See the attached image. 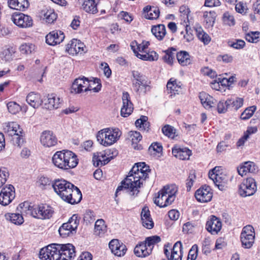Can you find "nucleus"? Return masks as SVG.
<instances>
[{
    "label": "nucleus",
    "mask_w": 260,
    "mask_h": 260,
    "mask_svg": "<svg viewBox=\"0 0 260 260\" xmlns=\"http://www.w3.org/2000/svg\"><path fill=\"white\" fill-rule=\"evenodd\" d=\"M150 172L149 167L144 162L136 163L130 171L128 175L121 182L118 186L116 194L123 189L132 193V195L137 194L139 192L138 189L145 179L148 177Z\"/></svg>",
    "instance_id": "f257e3e1"
},
{
    "label": "nucleus",
    "mask_w": 260,
    "mask_h": 260,
    "mask_svg": "<svg viewBox=\"0 0 260 260\" xmlns=\"http://www.w3.org/2000/svg\"><path fill=\"white\" fill-rule=\"evenodd\" d=\"M150 172L149 167L144 162L136 163L130 171L128 175L121 182L118 186L116 194L123 189L132 193V195L137 194L139 192L138 189L145 179L148 177Z\"/></svg>",
    "instance_id": "f03ea898"
},
{
    "label": "nucleus",
    "mask_w": 260,
    "mask_h": 260,
    "mask_svg": "<svg viewBox=\"0 0 260 260\" xmlns=\"http://www.w3.org/2000/svg\"><path fill=\"white\" fill-rule=\"evenodd\" d=\"M52 186L60 198L68 203L77 204L82 199V193L80 189L64 179L55 180Z\"/></svg>",
    "instance_id": "7ed1b4c3"
},
{
    "label": "nucleus",
    "mask_w": 260,
    "mask_h": 260,
    "mask_svg": "<svg viewBox=\"0 0 260 260\" xmlns=\"http://www.w3.org/2000/svg\"><path fill=\"white\" fill-rule=\"evenodd\" d=\"M52 161L56 167L67 170L75 168L78 164V159L72 151L63 150L57 151L54 154Z\"/></svg>",
    "instance_id": "20e7f679"
},
{
    "label": "nucleus",
    "mask_w": 260,
    "mask_h": 260,
    "mask_svg": "<svg viewBox=\"0 0 260 260\" xmlns=\"http://www.w3.org/2000/svg\"><path fill=\"white\" fill-rule=\"evenodd\" d=\"M19 207L21 209V212L37 218L49 219L54 213L53 208L47 204L31 206L29 203L25 202L20 204Z\"/></svg>",
    "instance_id": "39448f33"
},
{
    "label": "nucleus",
    "mask_w": 260,
    "mask_h": 260,
    "mask_svg": "<svg viewBox=\"0 0 260 260\" xmlns=\"http://www.w3.org/2000/svg\"><path fill=\"white\" fill-rule=\"evenodd\" d=\"M102 87L101 80L94 78L93 81H89L84 77L76 79L72 86L71 92L76 93H81L83 91L92 90L95 92H99Z\"/></svg>",
    "instance_id": "423d86ee"
},
{
    "label": "nucleus",
    "mask_w": 260,
    "mask_h": 260,
    "mask_svg": "<svg viewBox=\"0 0 260 260\" xmlns=\"http://www.w3.org/2000/svg\"><path fill=\"white\" fill-rule=\"evenodd\" d=\"M121 134V132L118 128L109 127L99 131L96 137L101 145L108 147L117 142Z\"/></svg>",
    "instance_id": "0eeeda50"
},
{
    "label": "nucleus",
    "mask_w": 260,
    "mask_h": 260,
    "mask_svg": "<svg viewBox=\"0 0 260 260\" xmlns=\"http://www.w3.org/2000/svg\"><path fill=\"white\" fill-rule=\"evenodd\" d=\"M177 189L175 185H167L158 192L154 199V203L160 208L170 205L175 200Z\"/></svg>",
    "instance_id": "6e6552de"
},
{
    "label": "nucleus",
    "mask_w": 260,
    "mask_h": 260,
    "mask_svg": "<svg viewBox=\"0 0 260 260\" xmlns=\"http://www.w3.org/2000/svg\"><path fill=\"white\" fill-rule=\"evenodd\" d=\"M131 47L136 56L143 60L154 61L158 59V54L153 51H148V49L142 43L137 44L136 41L133 42Z\"/></svg>",
    "instance_id": "1a4fd4ad"
},
{
    "label": "nucleus",
    "mask_w": 260,
    "mask_h": 260,
    "mask_svg": "<svg viewBox=\"0 0 260 260\" xmlns=\"http://www.w3.org/2000/svg\"><path fill=\"white\" fill-rule=\"evenodd\" d=\"M5 133L13 137L14 143L20 146L23 142L22 130L19 125L15 122H9L6 123L4 128Z\"/></svg>",
    "instance_id": "9d476101"
},
{
    "label": "nucleus",
    "mask_w": 260,
    "mask_h": 260,
    "mask_svg": "<svg viewBox=\"0 0 260 260\" xmlns=\"http://www.w3.org/2000/svg\"><path fill=\"white\" fill-rule=\"evenodd\" d=\"M79 223V219L76 214H74L66 223H64L59 228L58 232L60 236L65 238L76 233V230Z\"/></svg>",
    "instance_id": "9b49d317"
},
{
    "label": "nucleus",
    "mask_w": 260,
    "mask_h": 260,
    "mask_svg": "<svg viewBox=\"0 0 260 260\" xmlns=\"http://www.w3.org/2000/svg\"><path fill=\"white\" fill-rule=\"evenodd\" d=\"M169 243L166 244L164 247V253L168 260H182V245L180 241L175 243L172 249Z\"/></svg>",
    "instance_id": "f8f14e48"
},
{
    "label": "nucleus",
    "mask_w": 260,
    "mask_h": 260,
    "mask_svg": "<svg viewBox=\"0 0 260 260\" xmlns=\"http://www.w3.org/2000/svg\"><path fill=\"white\" fill-rule=\"evenodd\" d=\"M57 244H52L42 248L39 253L41 260H59L58 248Z\"/></svg>",
    "instance_id": "ddd939ff"
},
{
    "label": "nucleus",
    "mask_w": 260,
    "mask_h": 260,
    "mask_svg": "<svg viewBox=\"0 0 260 260\" xmlns=\"http://www.w3.org/2000/svg\"><path fill=\"white\" fill-rule=\"evenodd\" d=\"M15 197L14 187L9 184L3 187L0 193V204L3 206L9 205Z\"/></svg>",
    "instance_id": "4468645a"
},
{
    "label": "nucleus",
    "mask_w": 260,
    "mask_h": 260,
    "mask_svg": "<svg viewBox=\"0 0 260 260\" xmlns=\"http://www.w3.org/2000/svg\"><path fill=\"white\" fill-rule=\"evenodd\" d=\"M59 260H72L75 256V247L71 244H57Z\"/></svg>",
    "instance_id": "2eb2a0df"
},
{
    "label": "nucleus",
    "mask_w": 260,
    "mask_h": 260,
    "mask_svg": "<svg viewBox=\"0 0 260 260\" xmlns=\"http://www.w3.org/2000/svg\"><path fill=\"white\" fill-rule=\"evenodd\" d=\"M11 20L16 25L20 27H28L32 25V19L27 15L22 13H14L11 17Z\"/></svg>",
    "instance_id": "dca6fc26"
},
{
    "label": "nucleus",
    "mask_w": 260,
    "mask_h": 260,
    "mask_svg": "<svg viewBox=\"0 0 260 260\" xmlns=\"http://www.w3.org/2000/svg\"><path fill=\"white\" fill-rule=\"evenodd\" d=\"M122 106L121 108V115L124 117H127L130 115L133 111L134 106L131 101L129 94L125 91L123 92L122 96Z\"/></svg>",
    "instance_id": "f3484780"
},
{
    "label": "nucleus",
    "mask_w": 260,
    "mask_h": 260,
    "mask_svg": "<svg viewBox=\"0 0 260 260\" xmlns=\"http://www.w3.org/2000/svg\"><path fill=\"white\" fill-rule=\"evenodd\" d=\"M85 45L77 39H73L66 45V50L70 54L76 55L84 53Z\"/></svg>",
    "instance_id": "a211bd4d"
},
{
    "label": "nucleus",
    "mask_w": 260,
    "mask_h": 260,
    "mask_svg": "<svg viewBox=\"0 0 260 260\" xmlns=\"http://www.w3.org/2000/svg\"><path fill=\"white\" fill-rule=\"evenodd\" d=\"M221 227L222 223L219 218L214 215L209 216L206 224V229L208 232L212 235L217 234Z\"/></svg>",
    "instance_id": "6ab92c4d"
},
{
    "label": "nucleus",
    "mask_w": 260,
    "mask_h": 260,
    "mask_svg": "<svg viewBox=\"0 0 260 260\" xmlns=\"http://www.w3.org/2000/svg\"><path fill=\"white\" fill-rule=\"evenodd\" d=\"M41 143L46 147H51L57 144V139L52 131H43L40 136Z\"/></svg>",
    "instance_id": "aec40b11"
},
{
    "label": "nucleus",
    "mask_w": 260,
    "mask_h": 260,
    "mask_svg": "<svg viewBox=\"0 0 260 260\" xmlns=\"http://www.w3.org/2000/svg\"><path fill=\"white\" fill-rule=\"evenodd\" d=\"M63 32L60 30H53L46 36V42L49 45L55 46L61 43L64 39Z\"/></svg>",
    "instance_id": "412c9836"
},
{
    "label": "nucleus",
    "mask_w": 260,
    "mask_h": 260,
    "mask_svg": "<svg viewBox=\"0 0 260 260\" xmlns=\"http://www.w3.org/2000/svg\"><path fill=\"white\" fill-rule=\"evenodd\" d=\"M109 246L111 252L118 256H123L127 250L126 246L120 242L118 239L112 240L109 244Z\"/></svg>",
    "instance_id": "4be33fe9"
},
{
    "label": "nucleus",
    "mask_w": 260,
    "mask_h": 260,
    "mask_svg": "<svg viewBox=\"0 0 260 260\" xmlns=\"http://www.w3.org/2000/svg\"><path fill=\"white\" fill-rule=\"evenodd\" d=\"M212 192L209 186H204L198 189L195 193V197L198 201L202 203L208 202L212 198Z\"/></svg>",
    "instance_id": "5701e85b"
},
{
    "label": "nucleus",
    "mask_w": 260,
    "mask_h": 260,
    "mask_svg": "<svg viewBox=\"0 0 260 260\" xmlns=\"http://www.w3.org/2000/svg\"><path fill=\"white\" fill-rule=\"evenodd\" d=\"M61 105L60 99L55 94H48L44 100V108L48 110L58 108Z\"/></svg>",
    "instance_id": "b1692460"
},
{
    "label": "nucleus",
    "mask_w": 260,
    "mask_h": 260,
    "mask_svg": "<svg viewBox=\"0 0 260 260\" xmlns=\"http://www.w3.org/2000/svg\"><path fill=\"white\" fill-rule=\"evenodd\" d=\"M141 219L143 226L148 229H151L153 228L154 222L147 207L143 208L141 213Z\"/></svg>",
    "instance_id": "393cba45"
},
{
    "label": "nucleus",
    "mask_w": 260,
    "mask_h": 260,
    "mask_svg": "<svg viewBox=\"0 0 260 260\" xmlns=\"http://www.w3.org/2000/svg\"><path fill=\"white\" fill-rule=\"evenodd\" d=\"M255 239L254 228L251 225L245 226V248H250L253 245Z\"/></svg>",
    "instance_id": "a878e982"
},
{
    "label": "nucleus",
    "mask_w": 260,
    "mask_h": 260,
    "mask_svg": "<svg viewBox=\"0 0 260 260\" xmlns=\"http://www.w3.org/2000/svg\"><path fill=\"white\" fill-rule=\"evenodd\" d=\"M199 98L203 106L207 109L215 108L217 104V101L205 92L200 93Z\"/></svg>",
    "instance_id": "bb28decb"
},
{
    "label": "nucleus",
    "mask_w": 260,
    "mask_h": 260,
    "mask_svg": "<svg viewBox=\"0 0 260 260\" xmlns=\"http://www.w3.org/2000/svg\"><path fill=\"white\" fill-rule=\"evenodd\" d=\"M78 3L81 9L88 13L94 14L98 11L95 0H78Z\"/></svg>",
    "instance_id": "cd10ccee"
},
{
    "label": "nucleus",
    "mask_w": 260,
    "mask_h": 260,
    "mask_svg": "<svg viewBox=\"0 0 260 260\" xmlns=\"http://www.w3.org/2000/svg\"><path fill=\"white\" fill-rule=\"evenodd\" d=\"M150 82L147 80L141 83H133L132 86L135 92L139 95H144L147 92L149 91L151 87Z\"/></svg>",
    "instance_id": "c85d7f7f"
},
{
    "label": "nucleus",
    "mask_w": 260,
    "mask_h": 260,
    "mask_svg": "<svg viewBox=\"0 0 260 260\" xmlns=\"http://www.w3.org/2000/svg\"><path fill=\"white\" fill-rule=\"evenodd\" d=\"M10 8L19 11H24L28 8L29 4L27 0H8Z\"/></svg>",
    "instance_id": "c756f323"
},
{
    "label": "nucleus",
    "mask_w": 260,
    "mask_h": 260,
    "mask_svg": "<svg viewBox=\"0 0 260 260\" xmlns=\"http://www.w3.org/2000/svg\"><path fill=\"white\" fill-rule=\"evenodd\" d=\"M159 13L158 8L156 7L147 6L143 9L144 16L147 19H156L158 18Z\"/></svg>",
    "instance_id": "7c9ffc66"
},
{
    "label": "nucleus",
    "mask_w": 260,
    "mask_h": 260,
    "mask_svg": "<svg viewBox=\"0 0 260 260\" xmlns=\"http://www.w3.org/2000/svg\"><path fill=\"white\" fill-rule=\"evenodd\" d=\"M26 101L30 106L34 108H38L43 103L41 95L33 92H30L27 95Z\"/></svg>",
    "instance_id": "2f4dec72"
},
{
    "label": "nucleus",
    "mask_w": 260,
    "mask_h": 260,
    "mask_svg": "<svg viewBox=\"0 0 260 260\" xmlns=\"http://www.w3.org/2000/svg\"><path fill=\"white\" fill-rule=\"evenodd\" d=\"M173 155L181 160L188 159L191 154V151L187 148L174 147L172 149Z\"/></svg>",
    "instance_id": "473e14b6"
},
{
    "label": "nucleus",
    "mask_w": 260,
    "mask_h": 260,
    "mask_svg": "<svg viewBox=\"0 0 260 260\" xmlns=\"http://www.w3.org/2000/svg\"><path fill=\"white\" fill-rule=\"evenodd\" d=\"M135 254L138 257H144L149 255L151 253L150 249H148L146 244L141 242L135 247Z\"/></svg>",
    "instance_id": "72a5a7b5"
},
{
    "label": "nucleus",
    "mask_w": 260,
    "mask_h": 260,
    "mask_svg": "<svg viewBox=\"0 0 260 260\" xmlns=\"http://www.w3.org/2000/svg\"><path fill=\"white\" fill-rule=\"evenodd\" d=\"M107 231V225L103 219H98L94 225V234L99 237H103Z\"/></svg>",
    "instance_id": "f704fd0d"
},
{
    "label": "nucleus",
    "mask_w": 260,
    "mask_h": 260,
    "mask_svg": "<svg viewBox=\"0 0 260 260\" xmlns=\"http://www.w3.org/2000/svg\"><path fill=\"white\" fill-rule=\"evenodd\" d=\"M216 186L220 190H224L225 189V185L227 184L228 179L226 176L222 173L218 174L215 177L211 178Z\"/></svg>",
    "instance_id": "c9c22d12"
},
{
    "label": "nucleus",
    "mask_w": 260,
    "mask_h": 260,
    "mask_svg": "<svg viewBox=\"0 0 260 260\" xmlns=\"http://www.w3.org/2000/svg\"><path fill=\"white\" fill-rule=\"evenodd\" d=\"M181 85L180 82L178 81L174 78H171L167 83V88L170 93L174 94H178L181 89Z\"/></svg>",
    "instance_id": "e433bc0d"
},
{
    "label": "nucleus",
    "mask_w": 260,
    "mask_h": 260,
    "mask_svg": "<svg viewBox=\"0 0 260 260\" xmlns=\"http://www.w3.org/2000/svg\"><path fill=\"white\" fill-rule=\"evenodd\" d=\"M151 32L159 41L162 40L166 35V29L164 24H158L152 26Z\"/></svg>",
    "instance_id": "4c0bfd02"
},
{
    "label": "nucleus",
    "mask_w": 260,
    "mask_h": 260,
    "mask_svg": "<svg viewBox=\"0 0 260 260\" xmlns=\"http://www.w3.org/2000/svg\"><path fill=\"white\" fill-rule=\"evenodd\" d=\"M129 139L132 141V145L135 149L140 150L142 146L138 143L142 140V136L141 134L137 131H131L128 133Z\"/></svg>",
    "instance_id": "58836bf2"
},
{
    "label": "nucleus",
    "mask_w": 260,
    "mask_h": 260,
    "mask_svg": "<svg viewBox=\"0 0 260 260\" xmlns=\"http://www.w3.org/2000/svg\"><path fill=\"white\" fill-rule=\"evenodd\" d=\"M92 161L93 165L98 167L99 165H105L109 162L110 159L107 157L103 152H96L94 153Z\"/></svg>",
    "instance_id": "ea45409f"
},
{
    "label": "nucleus",
    "mask_w": 260,
    "mask_h": 260,
    "mask_svg": "<svg viewBox=\"0 0 260 260\" xmlns=\"http://www.w3.org/2000/svg\"><path fill=\"white\" fill-rule=\"evenodd\" d=\"M245 186V197L252 196L255 192L256 186L254 179L252 178H247Z\"/></svg>",
    "instance_id": "a19ab883"
},
{
    "label": "nucleus",
    "mask_w": 260,
    "mask_h": 260,
    "mask_svg": "<svg viewBox=\"0 0 260 260\" xmlns=\"http://www.w3.org/2000/svg\"><path fill=\"white\" fill-rule=\"evenodd\" d=\"M177 58L179 63L182 66H187L191 62L190 55L185 51H181L177 54Z\"/></svg>",
    "instance_id": "79ce46f5"
},
{
    "label": "nucleus",
    "mask_w": 260,
    "mask_h": 260,
    "mask_svg": "<svg viewBox=\"0 0 260 260\" xmlns=\"http://www.w3.org/2000/svg\"><path fill=\"white\" fill-rule=\"evenodd\" d=\"M43 19L48 23H52L57 18V15L52 9L44 10L42 11Z\"/></svg>",
    "instance_id": "37998d69"
},
{
    "label": "nucleus",
    "mask_w": 260,
    "mask_h": 260,
    "mask_svg": "<svg viewBox=\"0 0 260 260\" xmlns=\"http://www.w3.org/2000/svg\"><path fill=\"white\" fill-rule=\"evenodd\" d=\"M226 104L229 108H234L236 110H238L243 104V100L242 98H231L226 100Z\"/></svg>",
    "instance_id": "c03bdc74"
},
{
    "label": "nucleus",
    "mask_w": 260,
    "mask_h": 260,
    "mask_svg": "<svg viewBox=\"0 0 260 260\" xmlns=\"http://www.w3.org/2000/svg\"><path fill=\"white\" fill-rule=\"evenodd\" d=\"M160 241V237L155 235L146 238L145 241L143 242L146 244V247L148 249H150V252L151 253L154 245L159 243Z\"/></svg>",
    "instance_id": "a18cd8bd"
},
{
    "label": "nucleus",
    "mask_w": 260,
    "mask_h": 260,
    "mask_svg": "<svg viewBox=\"0 0 260 260\" xmlns=\"http://www.w3.org/2000/svg\"><path fill=\"white\" fill-rule=\"evenodd\" d=\"M135 125L137 127H139L142 130L148 131L149 127V123L148 122V117L146 116H141L135 122Z\"/></svg>",
    "instance_id": "49530a36"
},
{
    "label": "nucleus",
    "mask_w": 260,
    "mask_h": 260,
    "mask_svg": "<svg viewBox=\"0 0 260 260\" xmlns=\"http://www.w3.org/2000/svg\"><path fill=\"white\" fill-rule=\"evenodd\" d=\"M203 17L206 25L208 27L212 26L215 21V13L214 11L204 12Z\"/></svg>",
    "instance_id": "de8ad7c7"
},
{
    "label": "nucleus",
    "mask_w": 260,
    "mask_h": 260,
    "mask_svg": "<svg viewBox=\"0 0 260 260\" xmlns=\"http://www.w3.org/2000/svg\"><path fill=\"white\" fill-rule=\"evenodd\" d=\"M19 213H9L7 216V218H9L10 220L15 224L20 225L24 222V219L22 214Z\"/></svg>",
    "instance_id": "09e8293b"
},
{
    "label": "nucleus",
    "mask_w": 260,
    "mask_h": 260,
    "mask_svg": "<svg viewBox=\"0 0 260 260\" xmlns=\"http://www.w3.org/2000/svg\"><path fill=\"white\" fill-rule=\"evenodd\" d=\"M245 39L249 42L256 43L260 40V31H250L246 34Z\"/></svg>",
    "instance_id": "8fccbe9b"
},
{
    "label": "nucleus",
    "mask_w": 260,
    "mask_h": 260,
    "mask_svg": "<svg viewBox=\"0 0 260 260\" xmlns=\"http://www.w3.org/2000/svg\"><path fill=\"white\" fill-rule=\"evenodd\" d=\"M197 36L199 40L205 44H208L210 41V38L209 35L205 32L201 27L196 29Z\"/></svg>",
    "instance_id": "3c124183"
},
{
    "label": "nucleus",
    "mask_w": 260,
    "mask_h": 260,
    "mask_svg": "<svg viewBox=\"0 0 260 260\" xmlns=\"http://www.w3.org/2000/svg\"><path fill=\"white\" fill-rule=\"evenodd\" d=\"M258 171V168L253 161H245V172L255 174Z\"/></svg>",
    "instance_id": "603ef678"
},
{
    "label": "nucleus",
    "mask_w": 260,
    "mask_h": 260,
    "mask_svg": "<svg viewBox=\"0 0 260 260\" xmlns=\"http://www.w3.org/2000/svg\"><path fill=\"white\" fill-rule=\"evenodd\" d=\"M35 49V46L32 44H23L19 48L20 51L22 54H30Z\"/></svg>",
    "instance_id": "864d4df0"
},
{
    "label": "nucleus",
    "mask_w": 260,
    "mask_h": 260,
    "mask_svg": "<svg viewBox=\"0 0 260 260\" xmlns=\"http://www.w3.org/2000/svg\"><path fill=\"white\" fill-rule=\"evenodd\" d=\"M133 79L132 84L133 83L138 84L146 80L144 76L138 71H133L132 72Z\"/></svg>",
    "instance_id": "5fc2aeb1"
},
{
    "label": "nucleus",
    "mask_w": 260,
    "mask_h": 260,
    "mask_svg": "<svg viewBox=\"0 0 260 260\" xmlns=\"http://www.w3.org/2000/svg\"><path fill=\"white\" fill-rule=\"evenodd\" d=\"M196 180V175L194 170L190 171L188 178L186 180V185L187 190L189 191Z\"/></svg>",
    "instance_id": "6e6d98bb"
},
{
    "label": "nucleus",
    "mask_w": 260,
    "mask_h": 260,
    "mask_svg": "<svg viewBox=\"0 0 260 260\" xmlns=\"http://www.w3.org/2000/svg\"><path fill=\"white\" fill-rule=\"evenodd\" d=\"M9 176L8 169L5 167L0 168V188L6 183Z\"/></svg>",
    "instance_id": "4d7b16f0"
},
{
    "label": "nucleus",
    "mask_w": 260,
    "mask_h": 260,
    "mask_svg": "<svg viewBox=\"0 0 260 260\" xmlns=\"http://www.w3.org/2000/svg\"><path fill=\"white\" fill-rule=\"evenodd\" d=\"M222 20L224 24L229 26L234 25L235 23L234 16L228 12H225L223 14Z\"/></svg>",
    "instance_id": "13d9d810"
},
{
    "label": "nucleus",
    "mask_w": 260,
    "mask_h": 260,
    "mask_svg": "<svg viewBox=\"0 0 260 260\" xmlns=\"http://www.w3.org/2000/svg\"><path fill=\"white\" fill-rule=\"evenodd\" d=\"M162 133L166 136L173 138L175 136V130L172 126L166 125L162 128Z\"/></svg>",
    "instance_id": "bf43d9fd"
},
{
    "label": "nucleus",
    "mask_w": 260,
    "mask_h": 260,
    "mask_svg": "<svg viewBox=\"0 0 260 260\" xmlns=\"http://www.w3.org/2000/svg\"><path fill=\"white\" fill-rule=\"evenodd\" d=\"M9 112L13 114L17 113L20 110V106L14 102H10L7 104Z\"/></svg>",
    "instance_id": "052dcab7"
},
{
    "label": "nucleus",
    "mask_w": 260,
    "mask_h": 260,
    "mask_svg": "<svg viewBox=\"0 0 260 260\" xmlns=\"http://www.w3.org/2000/svg\"><path fill=\"white\" fill-rule=\"evenodd\" d=\"M39 186L42 189H45L47 186L52 185L51 181L48 177L44 176L41 177L38 182Z\"/></svg>",
    "instance_id": "680f3d73"
},
{
    "label": "nucleus",
    "mask_w": 260,
    "mask_h": 260,
    "mask_svg": "<svg viewBox=\"0 0 260 260\" xmlns=\"http://www.w3.org/2000/svg\"><path fill=\"white\" fill-rule=\"evenodd\" d=\"M198 247L197 245H193L190 249L187 260H196L198 255Z\"/></svg>",
    "instance_id": "e2e57ef3"
},
{
    "label": "nucleus",
    "mask_w": 260,
    "mask_h": 260,
    "mask_svg": "<svg viewBox=\"0 0 260 260\" xmlns=\"http://www.w3.org/2000/svg\"><path fill=\"white\" fill-rule=\"evenodd\" d=\"M14 51L12 48H7L3 50L2 53V57L6 61H10L12 59Z\"/></svg>",
    "instance_id": "0e129e2a"
},
{
    "label": "nucleus",
    "mask_w": 260,
    "mask_h": 260,
    "mask_svg": "<svg viewBox=\"0 0 260 260\" xmlns=\"http://www.w3.org/2000/svg\"><path fill=\"white\" fill-rule=\"evenodd\" d=\"M228 45L236 49H242L244 47V41L242 40H236L235 42L229 41Z\"/></svg>",
    "instance_id": "69168bd1"
},
{
    "label": "nucleus",
    "mask_w": 260,
    "mask_h": 260,
    "mask_svg": "<svg viewBox=\"0 0 260 260\" xmlns=\"http://www.w3.org/2000/svg\"><path fill=\"white\" fill-rule=\"evenodd\" d=\"M217 110L219 113H224L226 111L227 109L229 108V106H228V104H226V101H221L219 103H217Z\"/></svg>",
    "instance_id": "338daca9"
},
{
    "label": "nucleus",
    "mask_w": 260,
    "mask_h": 260,
    "mask_svg": "<svg viewBox=\"0 0 260 260\" xmlns=\"http://www.w3.org/2000/svg\"><path fill=\"white\" fill-rule=\"evenodd\" d=\"M149 151L150 153L152 152H156L157 153H160L162 150V147L161 145L157 142L153 143L149 147Z\"/></svg>",
    "instance_id": "774afa93"
}]
</instances>
